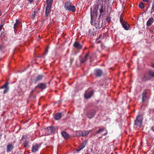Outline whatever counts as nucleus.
Here are the masks:
<instances>
[{
  "label": "nucleus",
  "mask_w": 154,
  "mask_h": 154,
  "mask_svg": "<svg viewBox=\"0 0 154 154\" xmlns=\"http://www.w3.org/2000/svg\"><path fill=\"white\" fill-rule=\"evenodd\" d=\"M1 11H0V14H1Z\"/></svg>",
  "instance_id": "nucleus-51"
},
{
  "label": "nucleus",
  "mask_w": 154,
  "mask_h": 154,
  "mask_svg": "<svg viewBox=\"0 0 154 154\" xmlns=\"http://www.w3.org/2000/svg\"><path fill=\"white\" fill-rule=\"evenodd\" d=\"M105 130V128H100L99 129L100 132L103 131L104 130Z\"/></svg>",
  "instance_id": "nucleus-38"
},
{
  "label": "nucleus",
  "mask_w": 154,
  "mask_h": 154,
  "mask_svg": "<svg viewBox=\"0 0 154 154\" xmlns=\"http://www.w3.org/2000/svg\"><path fill=\"white\" fill-rule=\"evenodd\" d=\"M122 25L123 26V27L125 29L127 30L129 29L130 27L129 25V24L127 22H124V23H123Z\"/></svg>",
  "instance_id": "nucleus-22"
},
{
  "label": "nucleus",
  "mask_w": 154,
  "mask_h": 154,
  "mask_svg": "<svg viewBox=\"0 0 154 154\" xmlns=\"http://www.w3.org/2000/svg\"><path fill=\"white\" fill-rule=\"evenodd\" d=\"M150 78L148 73L144 74L141 77V80L142 82H145L146 81L150 80Z\"/></svg>",
  "instance_id": "nucleus-8"
},
{
  "label": "nucleus",
  "mask_w": 154,
  "mask_h": 154,
  "mask_svg": "<svg viewBox=\"0 0 154 154\" xmlns=\"http://www.w3.org/2000/svg\"><path fill=\"white\" fill-rule=\"evenodd\" d=\"M70 63H72L74 61V58L73 57L70 58Z\"/></svg>",
  "instance_id": "nucleus-40"
},
{
  "label": "nucleus",
  "mask_w": 154,
  "mask_h": 154,
  "mask_svg": "<svg viewBox=\"0 0 154 154\" xmlns=\"http://www.w3.org/2000/svg\"><path fill=\"white\" fill-rule=\"evenodd\" d=\"M14 144L9 143L7 146L6 151L7 152H11L14 149Z\"/></svg>",
  "instance_id": "nucleus-13"
},
{
  "label": "nucleus",
  "mask_w": 154,
  "mask_h": 154,
  "mask_svg": "<svg viewBox=\"0 0 154 154\" xmlns=\"http://www.w3.org/2000/svg\"><path fill=\"white\" fill-rule=\"evenodd\" d=\"M88 32H89V34L90 35H94V34H93L92 33H91V29L89 30Z\"/></svg>",
  "instance_id": "nucleus-42"
},
{
  "label": "nucleus",
  "mask_w": 154,
  "mask_h": 154,
  "mask_svg": "<svg viewBox=\"0 0 154 154\" xmlns=\"http://www.w3.org/2000/svg\"><path fill=\"white\" fill-rule=\"evenodd\" d=\"M48 48H47L46 50H45V52H44V54L45 55H46L47 53H48Z\"/></svg>",
  "instance_id": "nucleus-39"
},
{
  "label": "nucleus",
  "mask_w": 154,
  "mask_h": 154,
  "mask_svg": "<svg viewBox=\"0 0 154 154\" xmlns=\"http://www.w3.org/2000/svg\"><path fill=\"white\" fill-rule=\"evenodd\" d=\"M100 131H99V130H98V131H97V132H96V134H98V133H100Z\"/></svg>",
  "instance_id": "nucleus-47"
},
{
  "label": "nucleus",
  "mask_w": 154,
  "mask_h": 154,
  "mask_svg": "<svg viewBox=\"0 0 154 154\" xmlns=\"http://www.w3.org/2000/svg\"><path fill=\"white\" fill-rule=\"evenodd\" d=\"M148 73L150 78H154V70H150L148 71Z\"/></svg>",
  "instance_id": "nucleus-25"
},
{
  "label": "nucleus",
  "mask_w": 154,
  "mask_h": 154,
  "mask_svg": "<svg viewBox=\"0 0 154 154\" xmlns=\"http://www.w3.org/2000/svg\"><path fill=\"white\" fill-rule=\"evenodd\" d=\"M106 132L105 133H104L103 134V135L104 136H105V135H107L108 133V132H107V130H106Z\"/></svg>",
  "instance_id": "nucleus-43"
},
{
  "label": "nucleus",
  "mask_w": 154,
  "mask_h": 154,
  "mask_svg": "<svg viewBox=\"0 0 154 154\" xmlns=\"http://www.w3.org/2000/svg\"><path fill=\"white\" fill-rule=\"evenodd\" d=\"M83 136H85L89 134V131H82Z\"/></svg>",
  "instance_id": "nucleus-33"
},
{
  "label": "nucleus",
  "mask_w": 154,
  "mask_h": 154,
  "mask_svg": "<svg viewBox=\"0 0 154 154\" xmlns=\"http://www.w3.org/2000/svg\"><path fill=\"white\" fill-rule=\"evenodd\" d=\"M65 8L66 10L75 12L76 9L75 6L72 5V3L70 1H67L65 4Z\"/></svg>",
  "instance_id": "nucleus-1"
},
{
  "label": "nucleus",
  "mask_w": 154,
  "mask_h": 154,
  "mask_svg": "<svg viewBox=\"0 0 154 154\" xmlns=\"http://www.w3.org/2000/svg\"><path fill=\"white\" fill-rule=\"evenodd\" d=\"M3 26V25L1 24L0 25V31L2 29V27Z\"/></svg>",
  "instance_id": "nucleus-41"
},
{
  "label": "nucleus",
  "mask_w": 154,
  "mask_h": 154,
  "mask_svg": "<svg viewBox=\"0 0 154 154\" xmlns=\"http://www.w3.org/2000/svg\"><path fill=\"white\" fill-rule=\"evenodd\" d=\"M36 14V12L35 11H34L33 12H32V14H31V18L32 19H33L35 17Z\"/></svg>",
  "instance_id": "nucleus-34"
},
{
  "label": "nucleus",
  "mask_w": 154,
  "mask_h": 154,
  "mask_svg": "<svg viewBox=\"0 0 154 154\" xmlns=\"http://www.w3.org/2000/svg\"><path fill=\"white\" fill-rule=\"evenodd\" d=\"M20 23V21L19 20H16V22L14 23V31H15V29H16L17 27L18 26V25Z\"/></svg>",
  "instance_id": "nucleus-28"
},
{
  "label": "nucleus",
  "mask_w": 154,
  "mask_h": 154,
  "mask_svg": "<svg viewBox=\"0 0 154 154\" xmlns=\"http://www.w3.org/2000/svg\"><path fill=\"white\" fill-rule=\"evenodd\" d=\"M62 116V114L61 113H58L54 115V118L55 120H57L61 119Z\"/></svg>",
  "instance_id": "nucleus-18"
},
{
  "label": "nucleus",
  "mask_w": 154,
  "mask_h": 154,
  "mask_svg": "<svg viewBox=\"0 0 154 154\" xmlns=\"http://www.w3.org/2000/svg\"><path fill=\"white\" fill-rule=\"evenodd\" d=\"M97 15V12L92 11V9H91V23L93 22L94 20V18L96 17Z\"/></svg>",
  "instance_id": "nucleus-4"
},
{
  "label": "nucleus",
  "mask_w": 154,
  "mask_h": 154,
  "mask_svg": "<svg viewBox=\"0 0 154 154\" xmlns=\"http://www.w3.org/2000/svg\"><path fill=\"white\" fill-rule=\"evenodd\" d=\"M93 91H92L86 92L84 94L85 97L87 99L90 98L93 94Z\"/></svg>",
  "instance_id": "nucleus-15"
},
{
  "label": "nucleus",
  "mask_w": 154,
  "mask_h": 154,
  "mask_svg": "<svg viewBox=\"0 0 154 154\" xmlns=\"http://www.w3.org/2000/svg\"><path fill=\"white\" fill-rule=\"evenodd\" d=\"M77 134L78 135L83 136L82 131H79L77 132Z\"/></svg>",
  "instance_id": "nucleus-35"
},
{
  "label": "nucleus",
  "mask_w": 154,
  "mask_h": 154,
  "mask_svg": "<svg viewBox=\"0 0 154 154\" xmlns=\"http://www.w3.org/2000/svg\"><path fill=\"white\" fill-rule=\"evenodd\" d=\"M47 129L49 131V134H51L55 131V128L54 127L52 126L48 127L47 128Z\"/></svg>",
  "instance_id": "nucleus-21"
},
{
  "label": "nucleus",
  "mask_w": 154,
  "mask_h": 154,
  "mask_svg": "<svg viewBox=\"0 0 154 154\" xmlns=\"http://www.w3.org/2000/svg\"><path fill=\"white\" fill-rule=\"evenodd\" d=\"M143 1L145 2H148V0H143Z\"/></svg>",
  "instance_id": "nucleus-44"
},
{
  "label": "nucleus",
  "mask_w": 154,
  "mask_h": 154,
  "mask_svg": "<svg viewBox=\"0 0 154 154\" xmlns=\"http://www.w3.org/2000/svg\"><path fill=\"white\" fill-rule=\"evenodd\" d=\"M51 7H47L45 11V16L46 17V20L48 19V16L49 13V11H50V9Z\"/></svg>",
  "instance_id": "nucleus-26"
},
{
  "label": "nucleus",
  "mask_w": 154,
  "mask_h": 154,
  "mask_svg": "<svg viewBox=\"0 0 154 154\" xmlns=\"http://www.w3.org/2000/svg\"><path fill=\"white\" fill-rule=\"evenodd\" d=\"M87 143V140H85L82 144L79 146L78 148L76 149V150L77 151H79L82 149L84 148L85 146L86 145Z\"/></svg>",
  "instance_id": "nucleus-9"
},
{
  "label": "nucleus",
  "mask_w": 154,
  "mask_h": 154,
  "mask_svg": "<svg viewBox=\"0 0 154 154\" xmlns=\"http://www.w3.org/2000/svg\"><path fill=\"white\" fill-rule=\"evenodd\" d=\"M96 113V111L94 110H91L88 112L87 114V117L89 119H91L94 117Z\"/></svg>",
  "instance_id": "nucleus-6"
},
{
  "label": "nucleus",
  "mask_w": 154,
  "mask_h": 154,
  "mask_svg": "<svg viewBox=\"0 0 154 154\" xmlns=\"http://www.w3.org/2000/svg\"><path fill=\"white\" fill-rule=\"evenodd\" d=\"M34 90H32V91H31V94H32L33 93V92H34Z\"/></svg>",
  "instance_id": "nucleus-49"
},
{
  "label": "nucleus",
  "mask_w": 154,
  "mask_h": 154,
  "mask_svg": "<svg viewBox=\"0 0 154 154\" xmlns=\"http://www.w3.org/2000/svg\"><path fill=\"white\" fill-rule=\"evenodd\" d=\"M44 78V76L42 74L39 75L33 79V82L36 84L38 81H41L43 78Z\"/></svg>",
  "instance_id": "nucleus-5"
},
{
  "label": "nucleus",
  "mask_w": 154,
  "mask_h": 154,
  "mask_svg": "<svg viewBox=\"0 0 154 154\" xmlns=\"http://www.w3.org/2000/svg\"><path fill=\"white\" fill-rule=\"evenodd\" d=\"M110 13H111V11H110L109 12V14L106 17V21L108 23H110V22L111 17L110 16H109V15L110 14Z\"/></svg>",
  "instance_id": "nucleus-29"
},
{
  "label": "nucleus",
  "mask_w": 154,
  "mask_h": 154,
  "mask_svg": "<svg viewBox=\"0 0 154 154\" xmlns=\"http://www.w3.org/2000/svg\"><path fill=\"white\" fill-rule=\"evenodd\" d=\"M85 154H89V153H86Z\"/></svg>",
  "instance_id": "nucleus-50"
},
{
  "label": "nucleus",
  "mask_w": 154,
  "mask_h": 154,
  "mask_svg": "<svg viewBox=\"0 0 154 154\" xmlns=\"http://www.w3.org/2000/svg\"><path fill=\"white\" fill-rule=\"evenodd\" d=\"M143 120V118L142 115H139L137 116L136 119L134 121V124L139 127H140Z\"/></svg>",
  "instance_id": "nucleus-3"
},
{
  "label": "nucleus",
  "mask_w": 154,
  "mask_h": 154,
  "mask_svg": "<svg viewBox=\"0 0 154 154\" xmlns=\"http://www.w3.org/2000/svg\"><path fill=\"white\" fill-rule=\"evenodd\" d=\"M2 134L1 132H0V137H2Z\"/></svg>",
  "instance_id": "nucleus-46"
},
{
  "label": "nucleus",
  "mask_w": 154,
  "mask_h": 154,
  "mask_svg": "<svg viewBox=\"0 0 154 154\" xmlns=\"http://www.w3.org/2000/svg\"><path fill=\"white\" fill-rule=\"evenodd\" d=\"M89 54L90 52L89 51L85 54V57L81 60L80 62L81 63H84L87 61V58L89 56Z\"/></svg>",
  "instance_id": "nucleus-20"
},
{
  "label": "nucleus",
  "mask_w": 154,
  "mask_h": 154,
  "mask_svg": "<svg viewBox=\"0 0 154 154\" xmlns=\"http://www.w3.org/2000/svg\"><path fill=\"white\" fill-rule=\"evenodd\" d=\"M111 1L112 0H101L100 4L105 5L107 3L108 4H109L110 2H112Z\"/></svg>",
  "instance_id": "nucleus-24"
},
{
  "label": "nucleus",
  "mask_w": 154,
  "mask_h": 154,
  "mask_svg": "<svg viewBox=\"0 0 154 154\" xmlns=\"http://www.w3.org/2000/svg\"><path fill=\"white\" fill-rule=\"evenodd\" d=\"M33 0H29V2L31 3L32 2Z\"/></svg>",
  "instance_id": "nucleus-48"
},
{
  "label": "nucleus",
  "mask_w": 154,
  "mask_h": 154,
  "mask_svg": "<svg viewBox=\"0 0 154 154\" xmlns=\"http://www.w3.org/2000/svg\"><path fill=\"white\" fill-rule=\"evenodd\" d=\"M120 22L122 24L123 23H124V22H125V21H123V18H122V16H121L120 17Z\"/></svg>",
  "instance_id": "nucleus-36"
},
{
  "label": "nucleus",
  "mask_w": 154,
  "mask_h": 154,
  "mask_svg": "<svg viewBox=\"0 0 154 154\" xmlns=\"http://www.w3.org/2000/svg\"><path fill=\"white\" fill-rule=\"evenodd\" d=\"M152 67L154 68V63H152Z\"/></svg>",
  "instance_id": "nucleus-45"
},
{
  "label": "nucleus",
  "mask_w": 154,
  "mask_h": 154,
  "mask_svg": "<svg viewBox=\"0 0 154 154\" xmlns=\"http://www.w3.org/2000/svg\"><path fill=\"white\" fill-rule=\"evenodd\" d=\"M0 88L1 89L4 88L5 89L3 92V94L7 93L9 89L8 82H6L4 85L2 86Z\"/></svg>",
  "instance_id": "nucleus-7"
},
{
  "label": "nucleus",
  "mask_w": 154,
  "mask_h": 154,
  "mask_svg": "<svg viewBox=\"0 0 154 154\" xmlns=\"http://www.w3.org/2000/svg\"><path fill=\"white\" fill-rule=\"evenodd\" d=\"M138 7L142 9L144 8L145 6L142 2H141L139 3Z\"/></svg>",
  "instance_id": "nucleus-31"
},
{
  "label": "nucleus",
  "mask_w": 154,
  "mask_h": 154,
  "mask_svg": "<svg viewBox=\"0 0 154 154\" xmlns=\"http://www.w3.org/2000/svg\"><path fill=\"white\" fill-rule=\"evenodd\" d=\"M4 48V47L3 45L1 44H0V51H1L2 49Z\"/></svg>",
  "instance_id": "nucleus-37"
},
{
  "label": "nucleus",
  "mask_w": 154,
  "mask_h": 154,
  "mask_svg": "<svg viewBox=\"0 0 154 154\" xmlns=\"http://www.w3.org/2000/svg\"><path fill=\"white\" fill-rule=\"evenodd\" d=\"M53 0H47V7H51Z\"/></svg>",
  "instance_id": "nucleus-27"
},
{
  "label": "nucleus",
  "mask_w": 154,
  "mask_h": 154,
  "mask_svg": "<svg viewBox=\"0 0 154 154\" xmlns=\"http://www.w3.org/2000/svg\"><path fill=\"white\" fill-rule=\"evenodd\" d=\"M99 0H98V1H99Z\"/></svg>",
  "instance_id": "nucleus-52"
},
{
  "label": "nucleus",
  "mask_w": 154,
  "mask_h": 154,
  "mask_svg": "<svg viewBox=\"0 0 154 154\" xmlns=\"http://www.w3.org/2000/svg\"><path fill=\"white\" fill-rule=\"evenodd\" d=\"M153 12H154V0H153L152 3V6L150 14H151Z\"/></svg>",
  "instance_id": "nucleus-32"
},
{
  "label": "nucleus",
  "mask_w": 154,
  "mask_h": 154,
  "mask_svg": "<svg viewBox=\"0 0 154 154\" xmlns=\"http://www.w3.org/2000/svg\"><path fill=\"white\" fill-rule=\"evenodd\" d=\"M154 20L152 18H150L147 21L146 25L147 26H150L154 22Z\"/></svg>",
  "instance_id": "nucleus-19"
},
{
  "label": "nucleus",
  "mask_w": 154,
  "mask_h": 154,
  "mask_svg": "<svg viewBox=\"0 0 154 154\" xmlns=\"http://www.w3.org/2000/svg\"><path fill=\"white\" fill-rule=\"evenodd\" d=\"M94 25L96 28L98 29H100L104 26L103 21H99L98 22V23H95Z\"/></svg>",
  "instance_id": "nucleus-12"
},
{
  "label": "nucleus",
  "mask_w": 154,
  "mask_h": 154,
  "mask_svg": "<svg viewBox=\"0 0 154 154\" xmlns=\"http://www.w3.org/2000/svg\"><path fill=\"white\" fill-rule=\"evenodd\" d=\"M100 6V4H98L97 5H96L94 8L93 11L97 12L99 8V6Z\"/></svg>",
  "instance_id": "nucleus-30"
},
{
  "label": "nucleus",
  "mask_w": 154,
  "mask_h": 154,
  "mask_svg": "<svg viewBox=\"0 0 154 154\" xmlns=\"http://www.w3.org/2000/svg\"><path fill=\"white\" fill-rule=\"evenodd\" d=\"M103 74L102 70L99 69H96L94 71V75L98 77H100Z\"/></svg>",
  "instance_id": "nucleus-10"
},
{
  "label": "nucleus",
  "mask_w": 154,
  "mask_h": 154,
  "mask_svg": "<svg viewBox=\"0 0 154 154\" xmlns=\"http://www.w3.org/2000/svg\"><path fill=\"white\" fill-rule=\"evenodd\" d=\"M39 88L43 90L47 88L46 84L45 83H39L37 86L35 87V88Z\"/></svg>",
  "instance_id": "nucleus-11"
},
{
  "label": "nucleus",
  "mask_w": 154,
  "mask_h": 154,
  "mask_svg": "<svg viewBox=\"0 0 154 154\" xmlns=\"http://www.w3.org/2000/svg\"><path fill=\"white\" fill-rule=\"evenodd\" d=\"M105 5L103 4H100V8L99 9L100 14L98 17L99 19L102 18L106 13V10Z\"/></svg>",
  "instance_id": "nucleus-2"
},
{
  "label": "nucleus",
  "mask_w": 154,
  "mask_h": 154,
  "mask_svg": "<svg viewBox=\"0 0 154 154\" xmlns=\"http://www.w3.org/2000/svg\"><path fill=\"white\" fill-rule=\"evenodd\" d=\"M40 146V145L37 143L32 146V152H35L38 151Z\"/></svg>",
  "instance_id": "nucleus-16"
},
{
  "label": "nucleus",
  "mask_w": 154,
  "mask_h": 154,
  "mask_svg": "<svg viewBox=\"0 0 154 154\" xmlns=\"http://www.w3.org/2000/svg\"><path fill=\"white\" fill-rule=\"evenodd\" d=\"M73 46L78 50L81 49L82 47V45L81 44L78 42H75L73 44Z\"/></svg>",
  "instance_id": "nucleus-14"
},
{
  "label": "nucleus",
  "mask_w": 154,
  "mask_h": 154,
  "mask_svg": "<svg viewBox=\"0 0 154 154\" xmlns=\"http://www.w3.org/2000/svg\"><path fill=\"white\" fill-rule=\"evenodd\" d=\"M147 92L146 91V90L143 91L142 94V100L143 102H144L145 101V99L147 97Z\"/></svg>",
  "instance_id": "nucleus-23"
},
{
  "label": "nucleus",
  "mask_w": 154,
  "mask_h": 154,
  "mask_svg": "<svg viewBox=\"0 0 154 154\" xmlns=\"http://www.w3.org/2000/svg\"><path fill=\"white\" fill-rule=\"evenodd\" d=\"M61 135L65 139H67L70 137L68 134L65 131H63L61 132Z\"/></svg>",
  "instance_id": "nucleus-17"
}]
</instances>
